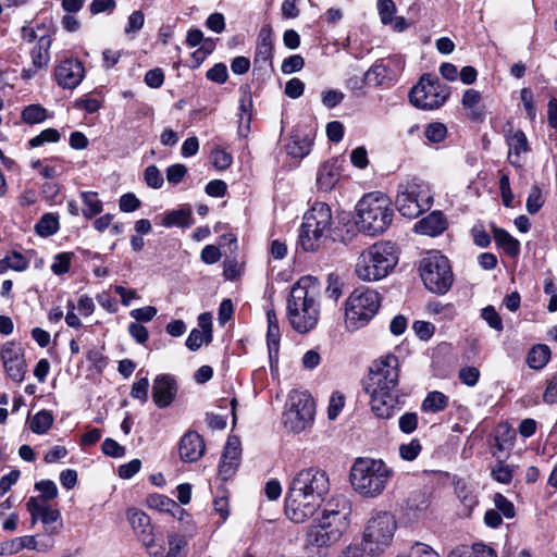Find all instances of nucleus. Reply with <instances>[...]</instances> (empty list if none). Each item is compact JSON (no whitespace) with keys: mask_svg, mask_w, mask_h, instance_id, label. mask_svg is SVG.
I'll use <instances>...</instances> for the list:
<instances>
[{"mask_svg":"<svg viewBox=\"0 0 557 557\" xmlns=\"http://www.w3.org/2000/svg\"><path fill=\"white\" fill-rule=\"evenodd\" d=\"M187 173V168L184 164L176 163L168 168L166 180L171 184H178L183 181Z\"/></svg>","mask_w":557,"mask_h":557,"instance_id":"nucleus-59","label":"nucleus"},{"mask_svg":"<svg viewBox=\"0 0 557 557\" xmlns=\"http://www.w3.org/2000/svg\"><path fill=\"white\" fill-rule=\"evenodd\" d=\"M312 146V138L309 135L293 134L286 145V152L298 159L309 154Z\"/></svg>","mask_w":557,"mask_h":557,"instance_id":"nucleus-27","label":"nucleus"},{"mask_svg":"<svg viewBox=\"0 0 557 557\" xmlns=\"http://www.w3.org/2000/svg\"><path fill=\"white\" fill-rule=\"evenodd\" d=\"M273 39L272 28L270 25H264L258 35L256 53L253 58V64L256 70H272L273 69Z\"/></svg>","mask_w":557,"mask_h":557,"instance_id":"nucleus-17","label":"nucleus"},{"mask_svg":"<svg viewBox=\"0 0 557 557\" xmlns=\"http://www.w3.org/2000/svg\"><path fill=\"white\" fill-rule=\"evenodd\" d=\"M35 488L41 493V497L49 500L53 499L58 495V488L53 481L42 480L35 484Z\"/></svg>","mask_w":557,"mask_h":557,"instance_id":"nucleus-57","label":"nucleus"},{"mask_svg":"<svg viewBox=\"0 0 557 557\" xmlns=\"http://www.w3.org/2000/svg\"><path fill=\"white\" fill-rule=\"evenodd\" d=\"M344 404V396L341 393L335 392L332 394L327 408V417L330 420H335L338 417Z\"/></svg>","mask_w":557,"mask_h":557,"instance_id":"nucleus-56","label":"nucleus"},{"mask_svg":"<svg viewBox=\"0 0 557 557\" xmlns=\"http://www.w3.org/2000/svg\"><path fill=\"white\" fill-rule=\"evenodd\" d=\"M330 490L325 471L301 469L292 478L285 497V513L295 523H304L320 508Z\"/></svg>","mask_w":557,"mask_h":557,"instance_id":"nucleus-1","label":"nucleus"},{"mask_svg":"<svg viewBox=\"0 0 557 557\" xmlns=\"http://www.w3.org/2000/svg\"><path fill=\"white\" fill-rule=\"evenodd\" d=\"M397 262L394 245L386 242L375 243L360 253L355 273L362 281H379L388 275Z\"/></svg>","mask_w":557,"mask_h":557,"instance_id":"nucleus-7","label":"nucleus"},{"mask_svg":"<svg viewBox=\"0 0 557 557\" xmlns=\"http://www.w3.org/2000/svg\"><path fill=\"white\" fill-rule=\"evenodd\" d=\"M212 341V333L211 332H202L199 329H194L189 333L187 339H186V347L191 350L196 351L198 350L203 343L208 344Z\"/></svg>","mask_w":557,"mask_h":557,"instance_id":"nucleus-39","label":"nucleus"},{"mask_svg":"<svg viewBox=\"0 0 557 557\" xmlns=\"http://www.w3.org/2000/svg\"><path fill=\"white\" fill-rule=\"evenodd\" d=\"M72 256V252H61L54 256L53 262L51 264V271L55 275L67 273L71 268Z\"/></svg>","mask_w":557,"mask_h":557,"instance_id":"nucleus-40","label":"nucleus"},{"mask_svg":"<svg viewBox=\"0 0 557 557\" xmlns=\"http://www.w3.org/2000/svg\"><path fill=\"white\" fill-rule=\"evenodd\" d=\"M348 511L329 506L322 516L313 521L306 532V545L315 548H327L336 544L349 527Z\"/></svg>","mask_w":557,"mask_h":557,"instance_id":"nucleus-6","label":"nucleus"},{"mask_svg":"<svg viewBox=\"0 0 557 557\" xmlns=\"http://www.w3.org/2000/svg\"><path fill=\"white\" fill-rule=\"evenodd\" d=\"M53 423V416L48 410H40L30 421V430L36 434H45Z\"/></svg>","mask_w":557,"mask_h":557,"instance_id":"nucleus-35","label":"nucleus"},{"mask_svg":"<svg viewBox=\"0 0 557 557\" xmlns=\"http://www.w3.org/2000/svg\"><path fill=\"white\" fill-rule=\"evenodd\" d=\"M463 557H497L496 552L483 543H475L469 553H461Z\"/></svg>","mask_w":557,"mask_h":557,"instance_id":"nucleus-60","label":"nucleus"},{"mask_svg":"<svg viewBox=\"0 0 557 557\" xmlns=\"http://www.w3.org/2000/svg\"><path fill=\"white\" fill-rule=\"evenodd\" d=\"M397 521L387 511H376L368 520L363 534L362 545L364 552L371 556L384 553L393 543Z\"/></svg>","mask_w":557,"mask_h":557,"instance_id":"nucleus-10","label":"nucleus"},{"mask_svg":"<svg viewBox=\"0 0 557 557\" xmlns=\"http://www.w3.org/2000/svg\"><path fill=\"white\" fill-rule=\"evenodd\" d=\"M206 77L216 84H224L227 81L228 73L224 63H216L208 70Z\"/></svg>","mask_w":557,"mask_h":557,"instance_id":"nucleus-50","label":"nucleus"},{"mask_svg":"<svg viewBox=\"0 0 557 557\" xmlns=\"http://www.w3.org/2000/svg\"><path fill=\"white\" fill-rule=\"evenodd\" d=\"M461 103L472 121H482L485 116L484 107L481 103V94L475 89H467Z\"/></svg>","mask_w":557,"mask_h":557,"instance_id":"nucleus-26","label":"nucleus"},{"mask_svg":"<svg viewBox=\"0 0 557 557\" xmlns=\"http://www.w3.org/2000/svg\"><path fill=\"white\" fill-rule=\"evenodd\" d=\"M305 90V84L297 77L289 79L285 85V95L292 99L299 98Z\"/></svg>","mask_w":557,"mask_h":557,"instance_id":"nucleus-62","label":"nucleus"},{"mask_svg":"<svg viewBox=\"0 0 557 557\" xmlns=\"http://www.w3.org/2000/svg\"><path fill=\"white\" fill-rule=\"evenodd\" d=\"M418 425V416L416 412H407L399 418V429L406 434L412 433Z\"/></svg>","mask_w":557,"mask_h":557,"instance_id":"nucleus-61","label":"nucleus"},{"mask_svg":"<svg viewBox=\"0 0 557 557\" xmlns=\"http://www.w3.org/2000/svg\"><path fill=\"white\" fill-rule=\"evenodd\" d=\"M446 126L438 122L429 124L424 131L425 137L432 143H441L446 137Z\"/></svg>","mask_w":557,"mask_h":557,"instance_id":"nucleus-45","label":"nucleus"},{"mask_svg":"<svg viewBox=\"0 0 557 557\" xmlns=\"http://www.w3.org/2000/svg\"><path fill=\"white\" fill-rule=\"evenodd\" d=\"M119 207L123 212H134L140 207V200L134 194L127 193L120 198Z\"/></svg>","mask_w":557,"mask_h":557,"instance_id":"nucleus-58","label":"nucleus"},{"mask_svg":"<svg viewBox=\"0 0 557 557\" xmlns=\"http://www.w3.org/2000/svg\"><path fill=\"white\" fill-rule=\"evenodd\" d=\"M494 480L503 484H509L512 480V469L505 465L503 461H498L491 472Z\"/></svg>","mask_w":557,"mask_h":557,"instance_id":"nucleus-44","label":"nucleus"},{"mask_svg":"<svg viewBox=\"0 0 557 557\" xmlns=\"http://www.w3.org/2000/svg\"><path fill=\"white\" fill-rule=\"evenodd\" d=\"M543 401L549 405L557 403V373L547 382Z\"/></svg>","mask_w":557,"mask_h":557,"instance_id":"nucleus-64","label":"nucleus"},{"mask_svg":"<svg viewBox=\"0 0 557 557\" xmlns=\"http://www.w3.org/2000/svg\"><path fill=\"white\" fill-rule=\"evenodd\" d=\"M50 35L40 36L30 51L32 64L37 69H46L50 61V48L52 45Z\"/></svg>","mask_w":557,"mask_h":557,"instance_id":"nucleus-25","label":"nucleus"},{"mask_svg":"<svg viewBox=\"0 0 557 557\" xmlns=\"http://www.w3.org/2000/svg\"><path fill=\"white\" fill-rule=\"evenodd\" d=\"M421 444L418 440H411L408 444L399 447V455L404 460H414L421 451Z\"/></svg>","mask_w":557,"mask_h":557,"instance_id":"nucleus-49","label":"nucleus"},{"mask_svg":"<svg viewBox=\"0 0 557 557\" xmlns=\"http://www.w3.org/2000/svg\"><path fill=\"white\" fill-rule=\"evenodd\" d=\"M434 201V195L428 182L412 177L398 184L396 208L406 218H418L428 211Z\"/></svg>","mask_w":557,"mask_h":557,"instance_id":"nucleus-8","label":"nucleus"},{"mask_svg":"<svg viewBox=\"0 0 557 557\" xmlns=\"http://www.w3.org/2000/svg\"><path fill=\"white\" fill-rule=\"evenodd\" d=\"M332 226L331 208L325 202H314L305 213L299 233V245L314 251L329 237Z\"/></svg>","mask_w":557,"mask_h":557,"instance_id":"nucleus-9","label":"nucleus"},{"mask_svg":"<svg viewBox=\"0 0 557 557\" xmlns=\"http://www.w3.org/2000/svg\"><path fill=\"white\" fill-rule=\"evenodd\" d=\"M493 237L498 246H500L509 256H517L520 251V243L512 237L507 231L493 226Z\"/></svg>","mask_w":557,"mask_h":557,"instance_id":"nucleus-29","label":"nucleus"},{"mask_svg":"<svg viewBox=\"0 0 557 557\" xmlns=\"http://www.w3.org/2000/svg\"><path fill=\"white\" fill-rule=\"evenodd\" d=\"M377 10L381 21L384 25L391 24L396 12V5L393 0H377Z\"/></svg>","mask_w":557,"mask_h":557,"instance_id":"nucleus-46","label":"nucleus"},{"mask_svg":"<svg viewBox=\"0 0 557 557\" xmlns=\"http://www.w3.org/2000/svg\"><path fill=\"white\" fill-rule=\"evenodd\" d=\"M59 230V219L52 213L44 214L35 225L36 233L41 237H49Z\"/></svg>","mask_w":557,"mask_h":557,"instance_id":"nucleus-34","label":"nucleus"},{"mask_svg":"<svg viewBox=\"0 0 557 557\" xmlns=\"http://www.w3.org/2000/svg\"><path fill=\"white\" fill-rule=\"evenodd\" d=\"M213 165L218 170H225L232 164V156L223 149L215 148L211 153Z\"/></svg>","mask_w":557,"mask_h":557,"instance_id":"nucleus-53","label":"nucleus"},{"mask_svg":"<svg viewBox=\"0 0 557 557\" xmlns=\"http://www.w3.org/2000/svg\"><path fill=\"white\" fill-rule=\"evenodd\" d=\"M0 357L10 379L21 383L27 371L24 350L21 345L15 342L5 343L1 348Z\"/></svg>","mask_w":557,"mask_h":557,"instance_id":"nucleus-15","label":"nucleus"},{"mask_svg":"<svg viewBox=\"0 0 557 557\" xmlns=\"http://www.w3.org/2000/svg\"><path fill=\"white\" fill-rule=\"evenodd\" d=\"M146 184L151 188H161L163 185V176L156 165H149L144 173Z\"/></svg>","mask_w":557,"mask_h":557,"instance_id":"nucleus-51","label":"nucleus"},{"mask_svg":"<svg viewBox=\"0 0 557 557\" xmlns=\"http://www.w3.org/2000/svg\"><path fill=\"white\" fill-rule=\"evenodd\" d=\"M240 447L237 438H228L224 447L219 474L222 480H227L234 473L239 463Z\"/></svg>","mask_w":557,"mask_h":557,"instance_id":"nucleus-23","label":"nucleus"},{"mask_svg":"<svg viewBox=\"0 0 557 557\" xmlns=\"http://www.w3.org/2000/svg\"><path fill=\"white\" fill-rule=\"evenodd\" d=\"M494 505L496 510L507 519H512L516 516L513 504L507 499L503 494L496 493L494 495Z\"/></svg>","mask_w":557,"mask_h":557,"instance_id":"nucleus-41","label":"nucleus"},{"mask_svg":"<svg viewBox=\"0 0 557 557\" xmlns=\"http://www.w3.org/2000/svg\"><path fill=\"white\" fill-rule=\"evenodd\" d=\"M149 381L147 377H141L133 383L131 389V396L134 399H138L141 403L148 400Z\"/></svg>","mask_w":557,"mask_h":557,"instance_id":"nucleus-48","label":"nucleus"},{"mask_svg":"<svg viewBox=\"0 0 557 557\" xmlns=\"http://www.w3.org/2000/svg\"><path fill=\"white\" fill-rule=\"evenodd\" d=\"M147 505L150 508L162 512H172L173 509L177 507V504L173 499L161 494L149 495L147 498Z\"/></svg>","mask_w":557,"mask_h":557,"instance_id":"nucleus-38","label":"nucleus"},{"mask_svg":"<svg viewBox=\"0 0 557 557\" xmlns=\"http://www.w3.org/2000/svg\"><path fill=\"white\" fill-rule=\"evenodd\" d=\"M127 518L139 541L150 548L154 543V533L149 516L141 510L129 509Z\"/></svg>","mask_w":557,"mask_h":557,"instance_id":"nucleus-21","label":"nucleus"},{"mask_svg":"<svg viewBox=\"0 0 557 557\" xmlns=\"http://www.w3.org/2000/svg\"><path fill=\"white\" fill-rule=\"evenodd\" d=\"M162 224L165 227H189L193 224L191 210L189 208H183L169 211L165 213Z\"/></svg>","mask_w":557,"mask_h":557,"instance_id":"nucleus-32","label":"nucleus"},{"mask_svg":"<svg viewBox=\"0 0 557 557\" xmlns=\"http://www.w3.org/2000/svg\"><path fill=\"white\" fill-rule=\"evenodd\" d=\"M543 203L544 200L540 187L537 185L532 186L525 203L527 211L530 214H535L540 211Z\"/></svg>","mask_w":557,"mask_h":557,"instance_id":"nucleus-42","label":"nucleus"},{"mask_svg":"<svg viewBox=\"0 0 557 557\" xmlns=\"http://www.w3.org/2000/svg\"><path fill=\"white\" fill-rule=\"evenodd\" d=\"M410 557H438V555L431 546L416 542L410 547Z\"/></svg>","mask_w":557,"mask_h":557,"instance_id":"nucleus-63","label":"nucleus"},{"mask_svg":"<svg viewBox=\"0 0 557 557\" xmlns=\"http://www.w3.org/2000/svg\"><path fill=\"white\" fill-rule=\"evenodd\" d=\"M145 23V15L140 10L134 11L127 21V25L124 29L125 34H135L138 33Z\"/></svg>","mask_w":557,"mask_h":557,"instance_id":"nucleus-55","label":"nucleus"},{"mask_svg":"<svg viewBox=\"0 0 557 557\" xmlns=\"http://www.w3.org/2000/svg\"><path fill=\"white\" fill-rule=\"evenodd\" d=\"M60 133L55 128L44 129L39 135L33 137L29 140V146L35 148L39 147L45 143H57L60 140Z\"/></svg>","mask_w":557,"mask_h":557,"instance_id":"nucleus-43","label":"nucleus"},{"mask_svg":"<svg viewBox=\"0 0 557 557\" xmlns=\"http://www.w3.org/2000/svg\"><path fill=\"white\" fill-rule=\"evenodd\" d=\"M101 448L104 455L113 458L123 457L126 451L124 446H121L116 441L110 437L102 442Z\"/></svg>","mask_w":557,"mask_h":557,"instance_id":"nucleus-54","label":"nucleus"},{"mask_svg":"<svg viewBox=\"0 0 557 557\" xmlns=\"http://www.w3.org/2000/svg\"><path fill=\"white\" fill-rule=\"evenodd\" d=\"M356 212L359 230L371 236L385 232L394 218L391 198L380 191L364 195L358 201Z\"/></svg>","mask_w":557,"mask_h":557,"instance_id":"nucleus-5","label":"nucleus"},{"mask_svg":"<svg viewBox=\"0 0 557 557\" xmlns=\"http://www.w3.org/2000/svg\"><path fill=\"white\" fill-rule=\"evenodd\" d=\"M393 475V469L384 460L358 457L350 468L349 481L356 493L374 498L385 491Z\"/></svg>","mask_w":557,"mask_h":557,"instance_id":"nucleus-4","label":"nucleus"},{"mask_svg":"<svg viewBox=\"0 0 557 557\" xmlns=\"http://www.w3.org/2000/svg\"><path fill=\"white\" fill-rule=\"evenodd\" d=\"M398 358L388 355L370 368L364 389L370 395L372 411L377 418L389 419L400 410L398 395Z\"/></svg>","mask_w":557,"mask_h":557,"instance_id":"nucleus-2","label":"nucleus"},{"mask_svg":"<svg viewBox=\"0 0 557 557\" xmlns=\"http://www.w3.org/2000/svg\"><path fill=\"white\" fill-rule=\"evenodd\" d=\"M381 306L380 294L370 288H356L346 300L345 325L356 331L367 325Z\"/></svg>","mask_w":557,"mask_h":557,"instance_id":"nucleus-11","label":"nucleus"},{"mask_svg":"<svg viewBox=\"0 0 557 557\" xmlns=\"http://www.w3.org/2000/svg\"><path fill=\"white\" fill-rule=\"evenodd\" d=\"M81 196L85 205L83 209V215L85 218L91 219L102 211V202L98 199L96 193L83 191Z\"/></svg>","mask_w":557,"mask_h":557,"instance_id":"nucleus-36","label":"nucleus"},{"mask_svg":"<svg viewBox=\"0 0 557 557\" xmlns=\"http://www.w3.org/2000/svg\"><path fill=\"white\" fill-rule=\"evenodd\" d=\"M21 117L26 124H38L47 119V110L40 104H29L23 109Z\"/></svg>","mask_w":557,"mask_h":557,"instance_id":"nucleus-37","label":"nucleus"},{"mask_svg":"<svg viewBox=\"0 0 557 557\" xmlns=\"http://www.w3.org/2000/svg\"><path fill=\"white\" fill-rule=\"evenodd\" d=\"M305 66V60L300 54H293L286 58L282 65L281 70L284 74H292L295 72H299Z\"/></svg>","mask_w":557,"mask_h":557,"instance_id":"nucleus-52","label":"nucleus"},{"mask_svg":"<svg viewBox=\"0 0 557 557\" xmlns=\"http://www.w3.org/2000/svg\"><path fill=\"white\" fill-rule=\"evenodd\" d=\"M420 276L432 293L443 295L451 287L454 276L448 259L438 252H431L420 261Z\"/></svg>","mask_w":557,"mask_h":557,"instance_id":"nucleus-12","label":"nucleus"},{"mask_svg":"<svg viewBox=\"0 0 557 557\" xmlns=\"http://www.w3.org/2000/svg\"><path fill=\"white\" fill-rule=\"evenodd\" d=\"M267 320H268V332H267V342L269 347L270 357H272L273 352L278 351L280 345V326L276 313L274 310L267 311Z\"/></svg>","mask_w":557,"mask_h":557,"instance_id":"nucleus-30","label":"nucleus"},{"mask_svg":"<svg viewBox=\"0 0 557 557\" xmlns=\"http://www.w3.org/2000/svg\"><path fill=\"white\" fill-rule=\"evenodd\" d=\"M393 78L392 70L384 60H377L364 74V81L375 86L384 84Z\"/></svg>","mask_w":557,"mask_h":557,"instance_id":"nucleus-28","label":"nucleus"},{"mask_svg":"<svg viewBox=\"0 0 557 557\" xmlns=\"http://www.w3.org/2000/svg\"><path fill=\"white\" fill-rule=\"evenodd\" d=\"M506 143L508 145L507 159L511 165L521 169L525 163V157L523 154L530 151V146L525 134L518 129L516 132H509L506 135Z\"/></svg>","mask_w":557,"mask_h":557,"instance_id":"nucleus-20","label":"nucleus"},{"mask_svg":"<svg viewBox=\"0 0 557 557\" xmlns=\"http://www.w3.org/2000/svg\"><path fill=\"white\" fill-rule=\"evenodd\" d=\"M449 97V87L442 84L437 76L424 74L409 94L410 102L423 110H434L445 103Z\"/></svg>","mask_w":557,"mask_h":557,"instance_id":"nucleus-14","label":"nucleus"},{"mask_svg":"<svg viewBox=\"0 0 557 557\" xmlns=\"http://www.w3.org/2000/svg\"><path fill=\"white\" fill-rule=\"evenodd\" d=\"M550 359V349L547 345L537 344L533 346L527 357V363L531 369H543Z\"/></svg>","mask_w":557,"mask_h":557,"instance_id":"nucleus-31","label":"nucleus"},{"mask_svg":"<svg viewBox=\"0 0 557 557\" xmlns=\"http://www.w3.org/2000/svg\"><path fill=\"white\" fill-rule=\"evenodd\" d=\"M177 383L170 374H159L153 380L152 399L157 407L166 408L175 399Z\"/></svg>","mask_w":557,"mask_h":557,"instance_id":"nucleus-18","label":"nucleus"},{"mask_svg":"<svg viewBox=\"0 0 557 557\" xmlns=\"http://www.w3.org/2000/svg\"><path fill=\"white\" fill-rule=\"evenodd\" d=\"M448 406V397L442 392H431L422 403V410L428 412H438Z\"/></svg>","mask_w":557,"mask_h":557,"instance_id":"nucleus-33","label":"nucleus"},{"mask_svg":"<svg viewBox=\"0 0 557 557\" xmlns=\"http://www.w3.org/2000/svg\"><path fill=\"white\" fill-rule=\"evenodd\" d=\"M481 317L486 321L490 327L500 332L503 331V321L493 306H487L482 309Z\"/></svg>","mask_w":557,"mask_h":557,"instance_id":"nucleus-47","label":"nucleus"},{"mask_svg":"<svg viewBox=\"0 0 557 557\" xmlns=\"http://www.w3.org/2000/svg\"><path fill=\"white\" fill-rule=\"evenodd\" d=\"M286 407L283 413L285 429L293 433H300L312 425L315 407L307 392H290Z\"/></svg>","mask_w":557,"mask_h":557,"instance_id":"nucleus-13","label":"nucleus"},{"mask_svg":"<svg viewBox=\"0 0 557 557\" xmlns=\"http://www.w3.org/2000/svg\"><path fill=\"white\" fill-rule=\"evenodd\" d=\"M447 220L441 211H433L414 225V232L435 237L447 228Z\"/></svg>","mask_w":557,"mask_h":557,"instance_id":"nucleus-24","label":"nucleus"},{"mask_svg":"<svg viewBox=\"0 0 557 557\" xmlns=\"http://www.w3.org/2000/svg\"><path fill=\"white\" fill-rule=\"evenodd\" d=\"M206 450L202 436L196 431H187L178 444L180 457L184 462H195L199 460Z\"/></svg>","mask_w":557,"mask_h":557,"instance_id":"nucleus-19","label":"nucleus"},{"mask_svg":"<svg viewBox=\"0 0 557 557\" xmlns=\"http://www.w3.org/2000/svg\"><path fill=\"white\" fill-rule=\"evenodd\" d=\"M319 288L310 276L301 277L290 289L287 311L292 326L299 333L312 330L319 320Z\"/></svg>","mask_w":557,"mask_h":557,"instance_id":"nucleus-3","label":"nucleus"},{"mask_svg":"<svg viewBox=\"0 0 557 557\" xmlns=\"http://www.w3.org/2000/svg\"><path fill=\"white\" fill-rule=\"evenodd\" d=\"M341 180V165L337 159H331L323 163L317 172V188L321 193H330Z\"/></svg>","mask_w":557,"mask_h":557,"instance_id":"nucleus-22","label":"nucleus"},{"mask_svg":"<svg viewBox=\"0 0 557 557\" xmlns=\"http://www.w3.org/2000/svg\"><path fill=\"white\" fill-rule=\"evenodd\" d=\"M84 76L83 63L72 58L62 60L54 70L55 81L64 89H74L81 84Z\"/></svg>","mask_w":557,"mask_h":557,"instance_id":"nucleus-16","label":"nucleus"}]
</instances>
